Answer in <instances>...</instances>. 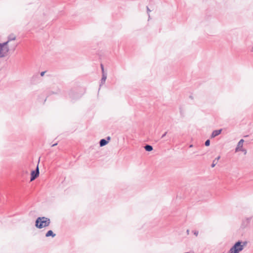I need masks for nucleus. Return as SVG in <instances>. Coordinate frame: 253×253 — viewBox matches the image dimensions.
<instances>
[{
  "label": "nucleus",
  "instance_id": "f257e3e1",
  "mask_svg": "<svg viewBox=\"0 0 253 253\" xmlns=\"http://www.w3.org/2000/svg\"><path fill=\"white\" fill-rule=\"evenodd\" d=\"M50 223L49 218L42 217H39L36 222V226L39 228H42L48 226Z\"/></svg>",
  "mask_w": 253,
  "mask_h": 253
},
{
  "label": "nucleus",
  "instance_id": "f03ea898",
  "mask_svg": "<svg viewBox=\"0 0 253 253\" xmlns=\"http://www.w3.org/2000/svg\"><path fill=\"white\" fill-rule=\"evenodd\" d=\"M8 41L0 43V58L6 57L8 55L9 49L7 45Z\"/></svg>",
  "mask_w": 253,
  "mask_h": 253
},
{
  "label": "nucleus",
  "instance_id": "7ed1b4c3",
  "mask_svg": "<svg viewBox=\"0 0 253 253\" xmlns=\"http://www.w3.org/2000/svg\"><path fill=\"white\" fill-rule=\"evenodd\" d=\"M246 245V243H244V245H241V242H237L234 246L230 250L229 253H239L243 249V247Z\"/></svg>",
  "mask_w": 253,
  "mask_h": 253
},
{
  "label": "nucleus",
  "instance_id": "20e7f679",
  "mask_svg": "<svg viewBox=\"0 0 253 253\" xmlns=\"http://www.w3.org/2000/svg\"><path fill=\"white\" fill-rule=\"evenodd\" d=\"M244 140L243 139H241L240 140V141L238 142V145H237V147L236 149V151H240L242 150V148L243 147V143H244Z\"/></svg>",
  "mask_w": 253,
  "mask_h": 253
},
{
  "label": "nucleus",
  "instance_id": "39448f33",
  "mask_svg": "<svg viewBox=\"0 0 253 253\" xmlns=\"http://www.w3.org/2000/svg\"><path fill=\"white\" fill-rule=\"evenodd\" d=\"M221 131H222L221 129H219V130H214L211 134V137L213 138V137L218 135L219 134H220V133L221 132Z\"/></svg>",
  "mask_w": 253,
  "mask_h": 253
},
{
  "label": "nucleus",
  "instance_id": "423d86ee",
  "mask_svg": "<svg viewBox=\"0 0 253 253\" xmlns=\"http://www.w3.org/2000/svg\"><path fill=\"white\" fill-rule=\"evenodd\" d=\"M39 175V169L38 165L36 169V172H35L34 171H33V180H34L36 178L38 177Z\"/></svg>",
  "mask_w": 253,
  "mask_h": 253
},
{
  "label": "nucleus",
  "instance_id": "0eeeda50",
  "mask_svg": "<svg viewBox=\"0 0 253 253\" xmlns=\"http://www.w3.org/2000/svg\"><path fill=\"white\" fill-rule=\"evenodd\" d=\"M46 237H48L50 236H52V237H55V234L53 233L52 230H49L47 231V232L46 233L45 235Z\"/></svg>",
  "mask_w": 253,
  "mask_h": 253
},
{
  "label": "nucleus",
  "instance_id": "6e6552de",
  "mask_svg": "<svg viewBox=\"0 0 253 253\" xmlns=\"http://www.w3.org/2000/svg\"><path fill=\"white\" fill-rule=\"evenodd\" d=\"M108 143V141L106 140L105 139H101L100 141V146H103L106 145Z\"/></svg>",
  "mask_w": 253,
  "mask_h": 253
},
{
  "label": "nucleus",
  "instance_id": "1a4fd4ad",
  "mask_svg": "<svg viewBox=\"0 0 253 253\" xmlns=\"http://www.w3.org/2000/svg\"><path fill=\"white\" fill-rule=\"evenodd\" d=\"M220 159V156H218L217 158L215 159L212 162V164L211 165V167L213 168L218 163V160Z\"/></svg>",
  "mask_w": 253,
  "mask_h": 253
},
{
  "label": "nucleus",
  "instance_id": "9d476101",
  "mask_svg": "<svg viewBox=\"0 0 253 253\" xmlns=\"http://www.w3.org/2000/svg\"><path fill=\"white\" fill-rule=\"evenodd\" d=\"M145 149L147 151H151L153 150V148L150 145H146L145 146Z\"/></svg>",
  "mask_w": 253,
  "mask_h": 253
},
{
  "label": "nucleus",
  "instance_id": "9b49d317",
  "mask_svg": "<svg viewBox=\"0 0 253 253\" xmlns=\"http://www.w3.org/2000/svg\"><path fill=\"white\" fill-rule=\"evenodd\" d=\"M16 39V37L15 36H14V35H10L9 38H8V42L9 41H13V40H15Z\"/></svg>",
  "mask_w": 253,
  "mask_h": 253
},
{
  "label": "nucleus",
  "instance_id": "f8f14e48",
  "mask_svg": "<svg viewBox=\"0 0 253 253\" xmlns=\"http://www.w3.org/2000/svg\"><path fill=\"white\" fill-rule=\"evenodd\" d=\"M210 140H207L206 142H205V145L206 146H208L210 145Z\"/></svg>",
  "mask_w": 253,
  "mask_h": 253
},
{
  "label": "nucleus",
  "instance_id": "ddd939ff",
  "mask_svg": "<svg viewBox=\"0 0 253 253\" xmlns=\"http://www.w3.org/2000/svg\"><path fill=\"white\" fill-rule=\"evenodd\" d=\"M106 79V76L104 74V73H103L102 80H103L105 82Z\"/></svg>",
  "mask_w": 253,
  "mask_h": 253
},
{
  "label": "nucleus",
  "instance_id": "4468645a",
  "mask_svg": "<svg viewBox=\"0 0 253 253\" xmlns=\"http://www.w3.org/2000/svg\"><path fill=\"white\" fill-rule=\"evenodd\" d=\"M101 69H102V73H104V67H103V65H101Z\"/></svg>",
  "mask_w": 253,
  "mask_h": 253
},
{
  "label": "nucleus",
  "instance_id": "2eb2a0df",
  "mask_svg": "<svg viewBox=\"0 0 253 253\" xmlns=\"http://www.w3.org/2000/svg\"><path fill=\"white\" fill-rule=\"evenodd\" d=\"M30 181H32V171L30 172Z\"/></svg>",
  "mask_w": 253,
  "mask_h": 253
},
{
  "label": "nucleus",
  "instance_id": "dca6fc26",
  "mask_svg": "<svg viewBox=\"0 0 253 253\" xmlns=\"http://www.w3.org/2000/svg\"><path fill=\"white\" fill-rule=\"evenodd\" d=\"M44 73H45V72H42L41 73V75L42 76H43L44 75Z\"/></svg>",
  "mask_w": 253,
  "mask_h": 253
},
{
  "label": "nucleus",
  "instance_id": "f3484780",
  "mask_svg": "<svg viewBox=\"0 0 253 253\" xmlns=\"http://www.w3.org/2000/svg\"><path fill=\"white\" fill-rule=\"evenodd\" d=\"M107 139H108V140H109L110 139V137H108Z\"/></svg>",
  "mask_w": 253,
  "mask_h": 253
},
{
  "label": "nucleus",
  "instance_id": "a211bd4d",
  "mask_svg": "<svg viewBox=\"0 0 253 253\" xmlns=\"http://www.w3.org/2000/svg\"><path fill=\"white\" fill-rule=\"evenodd\" d=\"M166 133H167V132H166V133H165L163 135V137H164V136H165V135H166Z\"/></svg>",
  "mask_w": 253,
  "mask_h": 253
},
{
  "label": "nucleus",
  "instance_id": "6ab92c4d",
  "mask_svg": "<svg viewBox=\"0 0 253 253\" xmlns=\"http://www.w3.org/2000/svg\"><path fill=\"white\" fill-rule=\"evenodd\" d=\"M57 145V143L54 144H53V145H52V146H55V145Z\"/></svg>",
  "mask_w": 253,
  "mask_h": 253
}]
</instances>
